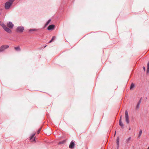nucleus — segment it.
<instances>
[{
  "instance_id": "f257e3e1",
  "label": "nucleus",
  "mask_w": 149,
  "mask_h": 149,
  "mask_svg": "<svg viewBox=\"0 0 149 149\" xmlns=\"http://www.w3.org/2000/svg\"><path fill=\"white\" fill-rule=\"evenodd\" d=\"M15 0H9L5 3V8L6 10H8L12 6L13 2Z\"/></svg>"
},
{
  "instance_id": "f03ea898",
  "label": "nucleus",
  "mask_w": 149,
  "mask_h": 149,
  "mask_svg": "<svg viewBox=\"0 0 149 149\" xmlns=\"http://www.w3.org/2000/svg\"><path fill=\"white\" fill-rule=\"evenodd\" d=\"M0 25L2 26L4 30L7 33H11L12 31L10 29H9L7 27L6 25L3 23H1V22H0Z\"/></svg>"
},
{
  "instance_id": "7ed1b4c3",
  "label": "nucleus",
  "mask_w": 149,
  "mask_h": 149,
  "mask_svg": "<svg viewBox=\"0 0 149 149\" xmlns=\"http://www.w3.org/2000/svg\"><path fill=\"white\" fill-rule=\"evenodd\" d=\"M24 30V28L22 26H18L16 29L17 32L19 33H22Z\"/></svg>"
},
{
  "instance_id": "20e7f679",
  "label": "nucleus",
  "mask_w": 149,
  "mask_h": 149,
  "mask_svg": "<svg viewBox=\"0 0 149 149\" xmlns=\"http://www.w3.org/2000/svg\"><path fill=\"white\" fill-rule=\"evenodd\" d=\"M125 121L128 124L129 123L130 120L129 118L128 112L127 110H126L125 112Z\"/></svg>"
},
{
  "instance_id": "39448f33",
  "label": "nucleus",
  "mask_w": 149,
  "mask_h": 149,
  "mask_svg": "<svg viewBox=\"0 0 149 149\" xmlns=\"http://www.w3.org/2000/svg\"><path fill=\"white\" fill-rule=\"evenodd\" d=\"M9 46L8 45H3L0 47V52L3 51L5 49L8 48Z\"/></svg>"
},
{
  "instance_id": "423d86ee",
  "label": "nucleus",
  "mask_w": 149,
  "mask_h": 149,
  "mask_svg": "<svg viewBox=\"0 0 149 149\" xmlns=\"http://www.w3.org/2000/svg\"><path fill=\"white\" fill-rule=\"evenodd\" d=\"M75 146V141L73 140H72L70 143L69 146V148L70 149H73L74 148Z\"/></svg>"
},
{
  "instance_id": "0eeeda50",
  "label": "nucleus",
  "mask_w": 149,
  "mask_h": 149,
  "mask_svg": "<svg viewBox=\"0 0 149 149\" xmlns=\"http://www.w3.org/2000/svg\"><path fill=\"white\" fill-rule=\"evenodd\" d=\"M7 25L9 29H12L14 26V24L11 22H8Z\"/></svg>"
},
{
  "instance_id": "6e6552de",
  "label": "nucleus",
  "mask_w": 149,
  "mask_h": 149,
  "mask_svg": "<svg viewBox=\"0 0 149 149\" xmlns=\"http://www.w3.org/2000/svg\"><path fill=\"white\" fill-rule=\"evenodd\" d=\"M55 26L54 24H52L49 25L47 28V30H52L54 29Z\"/></svg>"
},
{
  "instance_id": "1a4fd4ad",
  "label": "nucleus",
  "mask_w": 149,
  "mask_h": 149,
  "mask_svg": "<svg viewBox=\"0 0 149 149\" xmlns=\"http://www.w3.org/2000/svg\"><path fill=\"white\" fill-rule=\"evenodd\" d=\"M36 134V133H34L32 134L30 136V139L32 140L33 141H35L36 137L35 136V135Z\"/></svg>"
},
{
  "instance_id": "9d476101",
  "label": "nucleus",
  "mask_w": 149,
  "mask_h": 149,
  "mask_svg": "<svg viewBox=\"0 0 149 149\" xmlns=\"http://www.w3.org/2000/svg\"><path fill=\"white\" fill-rule=\"evenodd\" d=\"M119 137L118 136L116 138V149H119Z\"/></svg>"
},
{
  "instance_id": "9b49d317",
  "label": "nucleus",
  "mask_w": 149,
  "mask_h": 149,
  "mask_svg": "<svg viewBox=\"0 0 149 149\" xmlns=\"http://www.w3.org/2000/svg\"><path fill=\"white\" fill-rule=\"evenodd\" d=\"M51 21V19H49L47 22L45 24L44 27H43L42 29H45L47 26L50 23Z\"/></svg>"
},
{
  "instance_id": "f8f14e48",
  "label": "nucleus",
  "mask_w": 149,
  "mask_h": 149,
  "mask_svg": "<svg viewBox=\"0 0 149 149\" xmlns=\"http://www.w3.org/2000/svg\"><path fill=\"white\" fill-rule=\"evenodd\" d=\"M147 66V71H146V74L148 75V74H149V61L148 62Z\"/></svg>"
},
{
  "instance_id": "ddd939ff",
  "label": "nucleus",
  "mask_w": 149,
  "mask_h": 149,
  "mask_svg": "<svg viewBox=\"0 0 149 149\" xmlns=\"http://www.w3.org/2000/svg\"><path fill=\"white\" fill-rule=\"evenodd\" d=\"M119 125L121 127V128H123L124 127V125L122 121L121 120H119Z\"/></svg>"
},
{
  "instance_id": "4468645a",
  "label": "nucleus",
  "mask_w": 149,
  "mask_h": 149,
  "mask_svg": "<svg viewBox=\"0 0 149 149\" xmlns=\"http://www.w3.org/2000/svg\"><path fill=\"white\" fill-rule=\"evenodd\" d=\"M14 49L17 51H20L21 50V49L19 46L15 47Z\"/></svg>"
},
{
  "instance_id": "2eb2a0df",
  "label": "nucleus",
  "mask_w": 149,
  "mask_h": 149,
  "mask_svg": "<svg viewBox=\"0 0 149 149\" xmlns=\"http://www.w3.org/2000/svg\"><path fill=\"white\" fill-rule=\"evenodd\" d=\"M66 141V140L65 139L59 142L58 143V145H61L64 144Z\"/></svg>"
},
{
  "instance_id": "dca6fc26",
  "label": "nucleus",
  "mask_w": 149,
  "mask_h": 149,
  "mask_svg": "<svg viewBox=\"0 0 149 149\" xmlns=\"http://www.w3.org/2000/svg\"><path fill=\"white\" fill-rule=\"evenodd\" d=\"M135 87V85L133 83L131 84L130 86V89L132 90Z\"/></svg>"
},
{
  "instance_id": "f3484780",
  "label": "nucleus",
  "mask_w": 149,
  "mask_h": 149,
  "mask_svg": "<svg viewBox=\"0 0 149 149\" xmlns=\"http://www.w3.org/2000/svg\"><path fill=\"white\" fill-rule=\"evenodd\" d=\"M38 29H31L29 30V31L30 32L32 31H37Z\"/></svg>"
},
{
  "instance_id": "a211bd4d",
  "label": "nucleus",
  "mask_w": 149,
  "mask_h": 149,
  "mask_svg": "<svg viewBox=\"0 0 149 149\" xmlns=\"http://www.w3.org/2000/svg\"><path fill=\"white\" fill-rule=\"evenodd\" d=\"M131 139V137H130L128 139H127L126 140V142L128 143H129V141H130Z\"/></svg>"
},
{
  "instance_id": "6ab92c4d",
  "label": "nucleus",
  "mask_w": 149,
  "mask_h": 149,
  "mask_svg": "<svg viewBox=\"0 0 149 149\" xmlns=\"http://www.w3.org/2000/svg\"><path fill=\"white\" fill-rule=\"evenodd\" d=\"M42 129V128L41 127H40L38 130V131H37V133H38V134H39V133H40V130H41Z\"/></svg>"
},
{
  "instance_id": "aec40b11",
  "label": "nucleus",
  "mask_w": 149,
  "mask_h": 149,
  "mask_svg": "<svg viewBox=\"0 0 149 149\" xmlns=\"http://www.w3.org/2000/svg\"><path fill=\"white\" fill-rule=\"evenodd\" d=\"M56 38L55 36H53L51 40L52 41H53Z\"/></svg>"
},
{
  "instance_id": "412c9836",
  "label": "nucleus",
  "mask_w": 149,
  "mask_h": 149,
  "mask_svg": "<svg viewBox=\"0 0 149 149\" xmlns=\"http://www.w3.org/2000/svg\"><path fill=\"white\" fill-rule=\"evenodd\" d=\"M142 130H140L139 132V135H141L142 133Z\"/></svg>"
},
{
  "instance_id": "4be33fe9",
  "label": "nucleus",
  "mask_w": 149,
  "mask_h": 149,
  "mask_svg": "<svg viewBox=\"0 0 149 149\" xmlns=\"http://www.w3.org/2000/svg\"><path fill=\"white\" fill-rule=\"evenodd\" d=\"M142 97H141L140 99L139 100L138 102V103L139 104H141V100H142Z\"/></svg>"
},
{
  "instance_id": "5701e85b",
  "label": "nucleus",
  "mask_w": 149,
  "mask_h": 149,
  "mask_svg": "<svg viewBox=\"0 0 149 149\" xmlns=\"http://www.w3.org/2000/svg\"><path fill=\"white\" fill-rule=\"evenodd\" d=\"M142 97H141L140 99L139 100L138 102V103L139 104H141V100H142Z\"/></svg>"
},
{
  "instance_id": "b1692460",
  "label": "nucleus",
  "mask_w": 149,
  "mask_h": 149,
  "mask_svg": "<svg viewBox=\"0 0 149 149\" xmlns=\"http://www.w3.org/2000/svg\"><path fill=\"white\" fill-rule=\"evenodd\" d=\"M139 105L137 104L136 107V109H139Z\"/></svg>"
},
{
  "instance_id": "393cba45",
  "label": "nucleus",
  "mask_w": 149,
  "mask_h": 149,
  "mask_svg": "<svg viewBox=\"0 0 149 149\" xmlns=\"http://www.w3.org/2000/svg\"><path fill=\"white\" fill-rule=\"evenodd\" d=\"M143 70H144V71H146V68L144 66H143Z\"/></svg>"
},
{
  "instance_id": "a878e982",
  "label": "nucleus",
  "mask_w": 149,
  "mask_h": 149,
  "mask_svg": "<svg viewBox=\"0 0 149 149\" xmlns=\"http://www.w3.org/2000/svg\"><path fill=\"white\" fill-rule=\"evenodd\" d=\"M122 117V116L121 115L120 116V119H119V120H120L121 121Z\"/></svg>"
},
{
  "instance_id": "bb28decb",
  "label": "nucleus",
  "mask_w": 149,
  "mask_h": 149,
  "mask_svg": "<svg viewBox=\"0 0 149 149\" xmlns=\"http://www.w3.org/2000/svg\"><path fill=\"white\" fill-rule=\"evenodd\" d=\"M52 41L51 40H50L48 42L49 43H50L51 42H52Z\"/></svg>"
},
{
  "instance_id": "cd10ccee",
  "label": "nucleus",
  "mask_w": 149,
  "mask_h": 149,
  "mask_svg": "<svg viewBox=\"0 0 149 149\" xmlns=\"http://www.w3.org/2000/svg\"><path fill=\"white\" fill-rule=\"evenodd\" d=\"M141 135H138V138H140V136H141Z\"/></svg>"
},
{
  "instance_id": "c85d7f7f",
  "label": "nucleus",
  "mask_w": 149,
  "mask_h": 149,
  "mask_svg": "<svg viewBox=\"0 0 149 149\" xmlns=\"http://www.w3.org/2000/svg\"><path fill=\"white\" fill-rule=\"evenodd\" d=\"M137 104L139 105H140V104H139V103H137Z\"/></svg>"
},
{
  "instance_id": "c756f323",
  "label": "nucleus",
  "mask_w": 149,
  "mask_h": 149,
  "mask_svg": "<svg viewBox=\"0 0 149 149\" xmlns=\"http://www.w3.org/2000/svg\"><path fill=\"white\" fill-rule=\"evenodd\" d=\"M129 130H131L130 127H129Z\"/></svg>"
},
{
  "instance_id": "7c9ffc66",
  "label": "nucleus",
  "mask_w": 149,
  "mask_h": 149,
  "mask_svg": "<svg viewBox=\"0 0 149 149\" xmlns=\"http://www.w3.org/2000/svg\"><path fill=\"white\" fill-rule=\"evenodd\" d=\"M116 134V132H115V134H114V136H115Z\"/></svg>"
},
{
  "instance_id": "2f4dec72",
  "label": "nucleus",
  "mask_w": 149,
  "mask_h": 149,
  "mask_svg": "<svg viewBox=\"0 0 149 149\" xmlns=\"http://www.w3.org/2000/svg\"><path fill=\"white\" fill-rule=\"evenodd\" d=\"M47 45H45L44 47V48H45L46 47Z\"/></svg>"
},
{
  "instance_id": "473e14b6",
  "label": "nucleus",
  "mask_w": 149,
  "mask_h": 149,
  "mask_svg": "<svg viewBox=\"0 0 149 149\" xmlns=\"http://www.w3.org/2000/svg\"><path fill=\"white\" fill-rule=\"evenodd\" d=\"M147 149H149V148L148 147V148H147Z\"/></svg>"
},
{
  "instance_id": "72a5a7b5",
  "label": "nucleus",
  "mask_w": 149,
  "mask_h": 149,
  "mask_svg": "<svg viewBox=\"0 0 149 149\" xmlns=\"http://www.w3.org/2000/svg\"><path fill=\"white\" fill-rule=\"evenodd\" d=\"M148 147H149V146H148Z\"/></svg>"
},
{
  "instance_id": "f704fd0d",
  "label": "nucleus",
  "mask_w": 149,
  "mask_h": 149,
  "mask_svg": "<svg viewBox=\"0 0 149 149\" xmlns=\"http://www.w3.org/2000/svg\"><path fill=\"white\" fill-rule=\"evenodd\" d=\"M101 149H102V148H101Z\"/></svg>"
}]
</instances>
